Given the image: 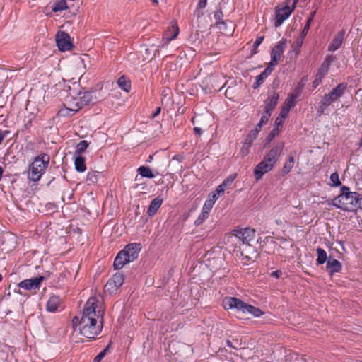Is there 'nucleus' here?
<instances>
[{"mask_svg": "<svg viewBox=\"0 0 362 362\" xmlns=\"http://www.w3.org/2000/svg\"><path fill=\"white\" fill-rule=\"evenodd\" d=\"M98 300L90 297L86 303L81 316H75L73 325L78 328L81 335L89 339H94L99 335L103 327L105 311L98 308Z\"/></svg>", "mask_w": 362, "mask_h": 362, "instance_id": "obj_1", "label": "nucleus"}, {"mask_svg": "<svg viewBox=\"0 0 362 362\" xmlns=\"http://www.w3.org/2000/svg\"><path fill=\"white\" fill-rule=\"evenodd\" d=\"M223 306L226 310L235 309L243 314H250L255 317H260L264 313L258 308L250 305L235 297H226L223 300Z\"/></svg>", "mask_w": 362, "mask_h": 362, "instance_id": "obj_2", "label": "nucleus"}, {"mask_svg": "<svg viewBox=\"0 0 362 362\" xmlns=\"http://www.w3.org/2000/svg\"><path fill=\"white\" fill-rule=\"evenodd\" d=\"M347 83L343 82L338 84L329 93H325L319 103L317 113L319 116L325 113L326 109L332 103L339 100L343 96L347 89Z\"/></svg>", "mask_w": 362, "mask_h": 362, "instance_id": "obj_3", "label": "nucleus"}, {"mask_svg": "<svg viewBox=\"0 0 362 362\" xmlns=\"http://www.w3.org/2000/svg\"><path fill=\"white\" fill-rule=\"evenodd\" d=\"M49 163V156L42 153L35 157L29 168L28 177L33 182H37L45 173Z\"/></svg>", "mask_w": 362, "mask_h": 362, "instance_id": "obj_4", "label": "nucleus"}, {"mask_svg": "<svg viewBox=\"0 0 362 362\" xmlns=\"http://www.w3.org/2000/svg\"><path fill=\"white\" fill-rule=\"evenodd\" d=\"M357 192H350L349 187L343 186L341 187V193L332 200V205L344 211H352L354 207V201Z\"/></svg>", "mask_w": 362, "mask_h": 362, "instance_id": "obj_5", "label": "nucleus"}, {"mask_svg": "<svg viewBox=\"0 0 362 362\" xmlns=\"http://www.w3.org/2000/svg\"><path fill=\"white\" fill-rule=\"evenodd\" d=\"M90 92H80L77 97L72 98L69 103V107L66 108L67 114L72 116L84 106L95 103Z\"/></svg>", "mask_w": 362, "mask_h": 362, "instance_id": "obj_6", "label": "nucleus"}, {"mask_svg": "<svg viewBox=\"0 0 362 362\" xmlns=\"http://www.w3.org/2000/svg\"><path fill=\"white\" fill-rule=\"evenodd\" d=\"M255 235V230L250 228H238L233 230V235L230 236L228 241L230 240L233 241L237 239L238 242H241L245 247L250 246V243L254 240Z\"/></svg>", "mask_w": 362, "mask_h": 362, "instance_id": "obj_7", "label": "nucleus"}, {"mask_svg": "<svg viewBox=\"0 0 362 362\" xmlns=\"http://www.w3.org/2000/svg\"><path fill=\"white\" fill-rule=\"evenodd\" d=\"M298 0H294L292 6L286 5L281 8L276 7L275 11V27H279L283 22L287 19L294 10L295 5L298 3Z\"/></svg>", "mask_w": 362, "mask_h": 362, "instance_id": "obj_8", "label": "nucleus"}, {"mask_svg": "<svg viewBox=\"0 0 362 362\" xmlns=\"http://www.w3.org/2000/svg\"><path fill=\"white\" fill-rule=\"evenodd\" d=\"M57 45L60 51L71 50L73 45L70 36L64 31H59L56 35Z\"/></svg>", "mask_w": 362, "mask_h": 362, "instance_id": "obj_9", "label": "nucleus"}, {"mask_svg": "<svg viewBox=\"0 0 362 362\" xmlns=\"http://www.w3.org/2000/svg\"><path fill=\"white\" fill-rule=\"evenodd\" d=\"M124 277L122 273L115 274L105 285V289L110 293L116 291L124 283Z\"/></svg>", "mask_w": 362, "mask_h": 362, "instance_id": "obj_10", "label": "nucleus"}, {"mask_svg": "<svg viewBox=\"0 0 362 362\" xmlns=\"http://www.w3.org/2000/svg\"><path fill=\"white\" fill-rule=\"evenodd\" d=\"M284 147V144L283 142L278 143L268 152L264 158V160L274 166L282 153Z\"/></svg>", "mask_w": 362, "mask_h": 362, "instance_id": "obj_11", "label": "nucleus"}, {"mask_svg": "<svg viewBox=\"0 0 362 362\" xmlns=\"http://www.w3.org/2000/svg\"><path fill=\"white\" fill-rule=\"evenodd\" d=\"M141 250V245L138 243H133L127 245L122 250L127 256L130 262H134L139 257V254Z\"/></svg>", "mask_w": 362, "mask_h": 362, "instance_id": "obj_12", "label": "nucleus"}, {"mask_svg": "<svg viewBox=\"0 0 362 362\" xmlns=\"http://www.w3.org/2000/svg\"><path fill=\"white\" fill-rule=\"evenodd\" d=\"M44 279V276H40L29 279H25L18 284V286L25 290H35L40 287V284Z\"/></svg>", "mask_w": 362, "mask_h": 362, "instance_id": "obj_13", "label": "nucleus"}, {"mask_svg": "<svg viewBox=\"0 0 362 362\" xmlns=\"http://www.w3.org/2000/svg\"><path fill=\"white\" fill-rule=\"evenodd\" d=\"M274 168L272 164H270L265 160H262L255 168L254 170V175L257 180L262 179V176L272 170Z\"/></svg>", "mask_w": 362, "mask_h": 362, "instance_id": "obj_14", "label": "nucleus"}, {"mask_svg": "<svg viewBox=\"0 0 362 362\" xmlns=\"http://www.w3.org/2000/svg\"><path fill=\"white\" fill-rule=\"evenodd\" d=\"M279 98V94L276 91H270L268 93L267 98L264 102V110L272 113L276 108Z\"/></svg>", "mask_w": 362, "mask_h": 362, "instance_id": "obj_15", "label": "nucleus"}, {"mask_svg": "<svg viewBox=\"0 0 362 362\" xmlns=\"http://www.w3.org/2000/svg\"><path fill=\"white\" fill-rule=\"evenodd\" d=\"M287 40L286 39L282 38L280 41L276 43L271 52V57L274 59H280L284 49L286 47Z\"/></svg>", "mask_w": 362, "mask_h": 362, "instance_id": "obj_16", "label": "nucleus"}, {"mask_svg": "<svg viewBox=\"0 0 362 362\" xmlns=\"http://www.w3.org/2000/svg\"><path fill=\"white\" fill-rule=\"evenodd\" d=\"M344 35H345L344 30H341L339 32H338L337 34L334 37V39L332 40V42L329 44V47H328V51L334 52V51L338 49L342 45V42L344 39Z\"/></svg>", "mask_w": 362, "mask_h": 362, "instance_id": "obj_17", "label": "nucleus"}, {"mask_svg": "<svg viewBox=\"0 0 362 362\" xmlns=\"http://www.w3.org/2000/svg\"><path fill=\"white\" fill-rule=\"evenodd\" d=\"M131 262L122 250L118 252L115 260L113 267L116 270L121 269L125 264Z\"/></svg>", "mask_w": 362, "mask_h": 362, "instance_id": "obj_18", "label": "nucleus"}, {"mask_svg": "<svg viewBox=\"0 0 362 362\" xmlns=\"http://www.w3.org/2000/svg\"><path fill=\"white\" fill-rule=\"evenodd\" d=\"M326 267L329 274L332 275L334 273L340 272L342 269V265L339 260L329 257L327 262Z\"/></svg>", "mask_w": 362, "mask_h": 362, "instance_id": "obj_19", "label": "nucleus"}, {"mask_svg": "<svg viewBox=\"0 0 362 362\" xmlns=\"http://www.w3.org/2000/svg\"><path fill=\"white\" fill-rule=\"evenodd\" d=\"M163 203V199L160 197H157L154 198L150 203L148 208L147 209V214L152 217L153 216L158 209L160 207Z\"/></svg>", "mask_w": 362, "mask_h": 362, "instance_id": "obj_20", "label": "nucleus"}, {"mask_svg": "<svg viewBox=\"0 0 362 362\" xmlns=\"http://www.w3.org/2000/svg\"><path fill=\"white\" fill-rule=\"evenodd\" d=\"M61 299L57 296H51L47 303V310L49 312H56L61 304Z\"/></svg>", "mask_w": 362, "mask_h": 362, "instance_id": "obj_21", "label": "nucleus"}, {"mask_svg": "<svg viewBox=\"0 0 362 362\" xmlns=\"http://www.w3.org/2000/svg\"><path fill=\"white\" fill-rule=\"evenodd\" d=\"M294 154L295 152L291 153L288 158V160L285 162L282 168L283 175H287L293 168L295 163Z\"/></svg>", "mask_w": 362, "mask_h": 362, "instance_id": "obj_22", "label": "nucleus"}, {"mask_svg": "<svg viewBox=\"0 0 362 362\" xmlns=\"http://www.w3.org/2000/svg\"><path fill=\"white\" fill-rule=\"evenodd\" d=\"M269 75V70H264L259 75L256 76V81L253 83L252 88L254 89L258 88Z\"/></svg>", "mask_w": 362, "mask_h": 362, "instance_id": "obj_23", "label": "nucleus"}, {"mask_svg": "<svg viewBox=\"0 0 362 362\" xmlns=\"http://www.w3.org/2000/svg\"><path fill=\"white\" fill-rule=\"evenodd\" d=\"M74 165L76 171L83 173L86 170L85 158L81 156H77L74 160Z\"/></svg>", "mask_w": 362, "mask_h": 362, "instance_id": "obj_24", "label": "nucleus"}, {"mask_svg": "<svg viewBox=\"0 0 362 362\" xmlns=\"http://www.w3.org/2000/svg\"><path fill=\"white\" fill-rule=\"evenodd\" d=\"M137 172L143 177L153 178L155 177V175L148 166H140L137 169Z\"/></svg>", "mask_w": 362, "mask_h": 362, "instance_id": "obj_25", "label": "nucleus"}, {"mask_svg": "<svg viewBox=\"0 0 362 362\" xmlns=\"http://www.w3.org/2000/svg\"><path fill=\"white\" fill-rule=\"evenodd\" d=\"M317 254V264H322L325 262H327V255L325 250L321 247H317L316 250Z\"/></svg>", "mask_w": 362, "mask_h": 362, "instance_id": "obj_26", "label": "nucleus"}, {"mask_svg": "<svg viewBox=\"0 0 362 362\" xmlns=\"http://www.w3.org/2000/svg\"><path fill=\"white\" fill-rule=\"evenodd\" d=\"M119 87L126 92H129L131 88L130 81L124 76H121L118 81Z\"/></svg>", "mask_w": 362, "mask_h": 362, "instance_id": "obj_27", "label": "nucleus"}, {"mask_svg": "<svg viewBox=\"0 0 362 362\" xmlns=\"http://www.w3.org/2000/svg\"><path fill=\"white\" fill-rule=\"evenodd\" d=\"M257 130H251L245 139L244 145L247 148H250L251 146L253 141L257 138Z\"/></svg>", "mask_w": 362, "mask_h": 362, "instance_id": "obj_28", "label": "nucleus"}, {"mask_svg": "<svg viewBox=\"0 0 362 362\" xmlns=\"http://www.w3.org/2000/svg\"><path fill=\"white\" fill-rule=\"evenodd\" d=\"M298 94L291 93L284 101V106L291 110L295 105V100L297 98Z\"/></svg>", "mask_w": 362, "mask_h": 362, "instance_id": "obj_29", "label": "nucleus"}, {"mask_svg": "<svg viewBox=\"0 0 362 362\" xmlns=\"http://www.w3.org/2000/svg\"><path fill=\"white\" fill-rule=\"evenodd\" d=\"M209 211L202 209L201 214L199 215L197 218L194 221V225L196 226H199L202 225L204 221L209 217Z\"/></svg>", "mask_w": 362, "mask_h": 362, "instance_id": "obj_30", "label": "nucleus"}, {"mask_svg": "<svg viewBox=\"0 0 362 362\" xmlns=\"http://www.w3.org/2000/svg\"><path fill=\"white\" fill-rule=\"evenodd\" d=\"M89 144L86 140L81 141L76 146V153L81 156L88 147Z\"/></svg>", "mask_w": 362, "mask_h": 362, "instance_id": "obj_31", "label": "nucleus"}, {"mask_svg": "<svg viewBox=\"0 0 362 362\" xmlns=\"http://www.w3.org/2000/svg\"><path fill=\"white\" fill-rule=\"evenodd\" d=\"M68 8L66 2L65 0H60L54 4L52 7L53 12H58L61 11H64Z\"/></svg>", "mask_w": 362, "mask_h": 362, "instance_id": "obj_32", "label": "nucleus"}, {"mask_svg": "<svg viewBox=\"0 0 362 362\" xmlns=\"http://www.w3.org/2000/svg\"><path fill=\"white\" fill-rule=\"evenodd\" d=\"M100 173L98 171H91L87 174L86 181L90 183H96L98 181Z\"/></svg>", "mask_w": 362, "mask_h": 362, "instance_id": "obj_33", "label": "nucleus"}, {"mask_svg": "<svg viewBox=\"0 0 362 362\" xmlns=\"http://www.w3.org/2000/svg\"><path fill=\"white\" fill-rule=\"evenodd\" d=\"M171 29L172 33L170 34V35H168V33L165 34V38L169 41L175 39L179 33V28L177 24L173 25L171 26ZM169 32H171V30H169Z\"/></svg>", "mask_w": 362, "mask_h": 362, "instance_id": "obj_34", "label": "nucleus"}, {"mask_svg": "<svg viewBox=\"0 0 362 362\" xmlns=\"http://www.w3.org/2000/svg\"><path fill=\"white\" fill-rule=\"evenodd\" d=\"M271 115H272V113L268 112V110H264V112L261 117L260 121L258 123L259 129H261L264 125H265L267 123Z\"/></svg>", "mask_w": 362, "mask_h": 362, "instance_id": "obj_35", "label": "nucleus"}, {"mask_svg": "<svg viewBox=\"0 0 362 362\" xmlns=\"http://www.w3.org/2000/svg\"><path fill=\"white\" fill-rule=\"evenodd\" d=\"M228 23L230 24H232V23L230 21H218V23H215L214 25V26L216 27V28H218L221 32L226 33L228 30Z\"/></svg>", "mask_w": 362, "mask_h": 362, "instance_id": "obj_36", "label": "nucleus"}, {"mask_svg": "<svg viewBox=\"0 0 362 362\" xmlns=\"http://www.w3.org/2000/svg\"><path fill=\"white\" fill-rule=\"evenodd\" d=\"M304 38L298 36V38L296 40L295 42L292 44V49L294 52L298 53L301 48L303 43Z\"/></svg>", "mask_w": 362, "mask_h": 362, "instance_id": "obj_37", "label": "nucleus"}, {"mask_svg": "<svg viewBox=\"0 0 362 362\" xmlns=\"http://www.w3.org/2000/svg\"><path fill=\"white\" fill-rule=\"evenodd\" d=\"M329 71V69L321 65L320 69H318L317 74H315V76L318 77L319 78L322 79L327 74Z\"/></svg>", "mask_w": 362, "mask_h": 362, "instance_id": "obj_38", "label": "nucleus"}, {"mask_svg": "<svg viewBox=\"0 0 362 362\" xmlns=\"http://www.w3.org/2000/svg\"><path fill=\"white\" fill-rule=\"evenodd\" d=\"M226 344L228 346L235 350L238 349L241 345V344L238 341L237 339H233L232 340L228 339L226 341Z\"/></svg>", "mask_w": 362, "mask_h": 362, "instance_id": "obj_39", "label": "nucleus"}, {"mask_svg": "<svg viewBox=\"0 0 362 362\" xmlns=\"http://www.w3.org/2000/svg\"><path fill=\"white\" fill-rule=\"evenodd\" d=\"M279 60V59H278L271 57V61L269 62L267 67L264 70H269V74H271L274 69V66L277 65Z\"/></svg>", "mask_w": 362, "mask_h": 362, "instance_id": "obj_40", "label": "nucleus"}, {"mask_svg": "<svg viewBox=\"0 0 362 362\" xmlns=\"http://www.w3.org/2000/svg\"><path fill=\"white\" fill-rule=\"evenodd\" d=\"M330 180L332 182L333 186L338 187L341 185V182L339 180V175L337 173H334L330 175Z\"/></svg>", "mask_w": 362, "mask_h": 362, "instance_id": "obj_41", "label": "nucleus"}, {"mask_svg": "<svg viewBox=\"0 0 362 362\" xmlns=\"http://www.w3.org/2000/svg\"><path fill=\"white\" fill-rule=\"evenodd\" d=\"M223 13L221 11V8H217L214 12V18H215L216 20V23H218V21H223Z\"/></svg>", "mask_w": 362, "mask_h": 362, "instance_id": "obj_42", "label": "nucleus"}, {"mask_svg": "<svg viewBox=\"0 0 362 362\" xmlns=\"http://www.w3.org/2000/svg\"><path fill=\"white\" fill-rule=\"evenodd\" d=\"M236 177V174H232L229 175L226 179L221 183L226 188L229 186Z\"/></svg>", "mask_w": 362, "mask_h": 362, "instance_id": "obj_43", "label": "nucleus"}, {"mask_svg": "<svg viewBox=\"0 0 362 362\" xmlns=\"http://www.w3.org/2000/svg\"><path fill=\"white\" fill-rule=\"evenodd\" d=\"M215 203L214 201L211 200L209 198H208L202 207V209L206 210L207 211H211V209L213 208V206Z\"/></svg>", "mask_w": 362, "mask_h": 362, "instance_id": "obj_44", "label": "nucleus"}, {"mask_svg": "<svg viewBox=\"0 0 362 362\" xmlns=\"http://www.w3.org/2000/svg\"><path fill=\"white\" fill-rule=\"evenodd\" d=\"M356 199L354 201V208L362 209V194L357 192Z\"/></svg>", "mask_w": 362, "mask_h": 362, "instance_id": "obj_45", "label": "nucleus"}, {"mask_svg": "<svg viewBox=\"0 0 362 362\" xmlns=\"http://www.w3.org/2000/svg\"><path fill=\"white\" fill-rule=\"evenodd\" d=\"M334 57H333L332 55H328L325 58V59L323 62L322 65L329 69V66H330L331 64L334 62Z\"/></svg>", "mask_w": 362, "mask_h": 362, "instance_id": "obj_46", "label": "nucleus"}, {"mask_svg": "<svg viewBox=\"0 0 362 362\" xmlns=\"http://www.w3.org/2000/svg\"><path fill=\"white\" fill-rule=\"evenodd\" d=\"M290 110L284 106L282 107L280 114L278 117L285 119L288 115Z\"/></svg>", "mask_w": 362, "mask_h": 362, "instance_id": "obj_47", "label": "nucleus"}, {"mask_svg": "<svg viewBox=\"0 0 362 362\" xmlns=\"http://www.w3.org/2000/svg\"><path fill=\"white\" fill-rule=\"evenodd\" d=\"M207 5V0H199L197 4V10H201L206 8Z\"/></svg>", "mask_w": 362, "mask_h": 362, "instance_id": "obj_48", "label": "nucleus"}, {"mask_svg": "<svg viewBox=\"0 0 362 362\" xmlns=\"http://www.w3.org/2000/svg\"><path fill=\"white\" fill-rule=\"evenodd\" d=\"M263 40H264V36L257 37L253 44V49H257L262 44Z\"/></svg>", "mask_w": 362, "mask_h": 362, "instance_id": "obj_49", "label": "nucleus"}, {"mask_svg": "<svg viewBox=\"0 0 362 362\" xmlns=\"http://www.w3.org/2000/svg\"><path fill=\"white\" fill-rule=\"evenodd\" d=\"M225 190H226V187H225L222 184H221V185H219L217 187V188H216V189L215 192L217 194V195H218V196H219V197H220V196H221L222 194H223V193H224Z\"/></svg>", "mask_w": 362, "mask_h": 362, "instance_id": "obj_50", "label": "nucleus"}, {"mask_svg": "<svg viewBox=\"0 0 362 362\" xmlns=\"http://www.w3.org/2000/svg\"><path fill=\"white\" fill-rule=\"evenodd\" d=\"M10 133L8 130L0 129V144L2 143L6 136Z\"/></svg>", "mask_w": 362, "mask_h": 362, "instance_id": "obj_51", "label": "nucleus"}, {"mask_svg": "<svg viewBox=\"0 0 362 362\" xmlns=\"http://www.w3.org/2000/svg\"><path fill=\"white\" fill-rule=\"evenodd\" d=\"M309 29H310V26L308 25H305L303 30L301 31L300 33V35L299 36L305 38V37L307 35L308 31H309Z\"/></svg>", "mask_w": 362, "mask_h": 362, "instance_id": "obj_52", "label": "nucleus"}, {"mask_svg": "<svg viewBox=\"0 0 362 362\" xmlns=\"http://www.w3.org/2000/svg\"><path fill=\"white\" fill-rule=\"evenodd\" d=\"M284 123V119L279 117H277V118L275 120V127L276 129H278L279 127H281Z\"/></svg>", "mask_w": 362, "mask_h": 362, "instance_id": "obj_53", "label": "nucleus"}, {"mask_svg": "<svg viewBox=\"0 0 362 362\" xmlns=\"http://www.w3.org/2000/svg\"><path fill=\"white\" fill-rule=\"evenodd\" d=\"M104 352H100L94 358L93 362H100L103 358Z\"/></svg>", "mask_w": 362, "mask_h": 362, "instance_id": "obj_54", "label": "nucleus"}, {"mask_svg": "<svg viewBox=\"0 0 362 362\" xmlns=\"http://www.w3.org/2000/svg\"><path fill=\"white\" fill-rule=\"evenodd\" d=\"M321 82H322V79L315 76V80L313 81V87L314 88H317L321 83Z\"/></svg>", "mask_w": 362, "mask_h": 362, "instance_id": "obj_55", "label": "nucleus"}, {"mask_svg": "<svg viewBox=\"0 0 362 362\" xmlns=\"http://www.w3.org/2000/svg\"><path fill=\"white\" fill-rule=\"evenodd\" d=\"M219 196L217 195V194L214 192H212L211 194H209V197L211 200L214 201V202L215 203L216 201L218 199Z\"/></svg>", "mask_w": 362, "mask_h": 362, "instance_id": "obj_56", "label": "nucleus"}, {"mask_svg": "<svg viewBox=\"0 0 362 362\" xmlns=\"http://www.w3.org/2000/svg\"><path fill=\"white\" fill-rule=\"evenodd\" d=\"M282 274V272L281 270H276L271 273V276L274 278H279Z\"/></svg>", "mask_w": 362, "mask_h": 362, "instance_id": "obj_57", "label": "nucleus"}, {"mask_svg": "<svg viewBox=\"0 0 362 362\" xmlns=\"http://www.w3.org/2000/svg\"><path fill=\"white\" fill-rule=\"evenodd\" d=\"M160 111H161V107H157L156 110H155V112L152 114L151 118H155L156 117H157L160 113Z\"/></svg>", "mask_w": 362, "mask_h": 362, "instance_id": "obj_58", "label": "nucleus"}, {"mask_svg": "<svg viewBox=\"0 0 362 362\" xmlns=\"http://www.w3.org/2000/svg\"><path fill=\"white\" fill-rule=\"evenodd\" d=\"M194 132L197 135H201L202 134V129L199 127H194Z\"/></svg>", "mask_w": 362, "mask_h": 362, "instance_id": "obj_59", "label": "nucleus"}, {"mask_svg": "<svg viewBox=\"0 0 362 362\" xmlns=\"http://www.w3.org/2000/svg\"><path fill=\"white\" fill-rule=\"evenodd\" d=\"M110 346H111V344H109L108 346L101 351V352H104V356H105L107 354V352L108 351L109 348L110 347Z\"/></svg>", "mask_w": 362, "mask_h": 362, "instance_id": "obj_60", "label": "nucleus"}, {"mask_svg": "<svg viewBox=\"0 0 362 362\" xmlns=\"http://www.w3.org/2000/svg\"><path fill=\"white\" fill-rule=\"evenodd\" d=\"M315 14H316V11H315L311 12L310 14L309 18H312V19H314Z\"/></svg>", "mask_w": 362, "mask_h": 362, "instance_id": "obj_61", "label": "nucleus"}, {"mask_svg": "<svg viewBox=\"0 0 362 362\" xmlns=\"http://www.w3.org/2000/svg\"><path fill=\"white\" fill-rule=\"evenodd\" d=\"M313 21V19L310 18L308 17V20H307V22H306L305 25H308L309 26H310V24L312 23Z\"/></svg>", "mask_w": 362, "mask_h": 362, "instance_id": "obj_62", "label": "nucleus"}, {"mask_svg": "<svg viewBox=\"0 0 362 362\" xmlns=\"http://www.w3.org/2000/svg\"><path fill=\"white\" fill-rule=\"evenodd\" d=\"M3 173H4V170H3L2 167L0 166V180H1Z\"/></svg>", "mask_w": 362, "mask_h": 362, "instance_id": "obj_63", "label": "nucleus"}, {"mask_svg": "<svg viewBox=\"0 0 362 362\" xmlns=\"http://www.w3.org/2000/svg\"><path fill=\"white\" fill-rule=\"evenodd\" d=\"M173 160H180V156H178V155L174 156L173 158Z\"/></svg>", "mask_w": 362, "mask_h": 362, "instance_id": "obj_64", "label": "nucleus"}]
</instances>
